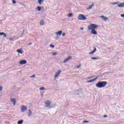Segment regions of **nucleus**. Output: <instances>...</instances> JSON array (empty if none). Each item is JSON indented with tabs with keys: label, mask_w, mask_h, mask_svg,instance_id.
Instances as JSON below:
<instances>
[{
	"label": "nucleus",
	"mask_w": 124,
	"mask_h": 124,
	"mask_svg": "<svg viewBox=\"0 0 124 124\" xmlns=\"http://www.w3.org/2000/svg\"><path fill=\"white\" fill-rule=\"evenodd\" d=\"M61 72H62V70H59L58 71V72H57V73H56L55 75V78L56 79V78H57V77L60 75V74H61Z\"/></svg>",
	"instance_id": "obj_9"
},
{
	"label": "nucleus",
	"mask_w": 124,
	"mask_h": 124,
	"mask_svg": "<svg viewBox=\"0 0 124 124\" xmlns=\"http://www.w3.org/2000/svg\"><path fill=\"white\" fill-rule=\"evenodd\" d=\"M119 3H120V2L111 3L110 4H112V5H115V4H119Z\"/></svg>",
	"instance_id": "obj_22"
},
{
	"label": "nucleus",
	"mask_w": 124,
	"mask_h": 124,
	"mask_svg": "<svg viewBox=\"0 0 124 124\" xmlns=\"http://www.w3.org/2000/svg\"><path fill=\"white\" fill-rule=\"evenodd\" d=\"M70 60H72V57L69 56L67 58H66L63 62V63H65L66 62H69Z\"/></svg>",
	"instance_id": "obj_7"
},
{
	"label": "nucleus",
	"mask_w": 124,
	"mask_h": 124,
	"mask_svg": "<svg viewBox=\"0 0 124 124\" xmlns=\"http://www.w3.org/2000/svg\"><path fill=\"white\" fill-rule=\"evenodd\" d=\"M66 34H65V33L63 32V33H62V36H65Z\"/></svg>",
	"instance_id": "obj_38"
},
{
	"label": "nucleus",
	"mask_w": 124,
	"mask_h": 124,
	"mask_svg": "<svg viewBox=\"0 0 124 124\" xmlns=\"http://www.w3.org/2000/svg\"><path fill=\"white\" fill-rule=\"evenodd\" d=\"M40 26H44V25H45V23H44V20H41L40 22Z\"/></svg>",
	"instance_id": "obj_17"
},
{
	"label": "nucleus",
	"mask_w": 124,
	"mask_h": 124,
	"mask_svg": "<svg viewBox=\"0 0 124 124\" xmlns=\"http://www.w3.org/2000/svg\"><path fill=\"white\" fill-rule=\"evenodd\" d=\"M43 1H44V0H38V3H39V4H42Z\"/></svg>",
	"instance_id": "obj_19"
},
{
	"label": "nucleus",
	"mask_w": 124,
	"mask_h": 124,
	"mask_svg": "<svg viewBox=\"0 0 124 124\" xmlns=\"http://www.w3.org/2000/svg\"><path fill=\"white\" fill-rule=\"evenodd\" d=\"M108 73H110L109 72H106L103 73V75L106 74V75H108Z\"/></svg>",
	"instance_id": "obj_33"
},
{
	"label": "nucleus",
	"mask_w": 124,
	"mask_h": 124,
	"mask_svg": "<svg viewBox=\"0 0 124 124\" xmlns=\"http://www.w3.org/2000/svg\"><path fill=\"white\" fill-rule=\"evenodd\" d=\"M30 45H31V43H30L29 44H28V46H30Z\"/></svg>",
	"instance_id": "obj_43"
},
{
	"label": "nucleus",
	"mask_w": 124,
	"mask_h": 124,
	"mask_svg": "<svg viewBox=\"0 0 124 124\" xmlns=\"http://www.w3.org/2000/svg\"><path fill=\"white\" fill-rule=\"evenodd\" d=\"M56 55H58V53L56 52H53L52 56H56Z\"/></svg>",
	"instance_id": "obj_31"
},
{
	"label": "nucleus",
	"mask_w": 124,
	"mask_h": 124,
	"mask_svg": "<svg viewBox=\"0 0 124 124\" xmlns=\"http://www.w3.org/2000/svg\"><path fill=\"white\" fill-rule=\"evenodd\" d=\"M13 4H15L16 3V0H13Z\"/></svg>",
	"instance_id": "obj_36"
},
{
	"label": "nucleus",
	"mask_w": 124,
	"mask_h": 124,
	"mask_svg": "<svg viewBox=\"0 0 124 124\" xmlns=\"http://www.w3.org/2000/svg\"><path fill=\"white\" fill-rule=\"evenodd\" d=\"M28 109V108L26 106H21V112H26Z\"/></svg>",
	"instance_id": "obj_5"
},
{
	"label": "nucleus",
	"mask_w": 124,
	"mask_h": 124,
	"mask_svg": "<svg viewBox=\"0 0 124 124\" xmlns=\"http://www.w3.org/2000/svg\"><path fill=\"white\" fill-rule=\"evenodd\" d=\"M93 51L94 53H95V52H96V48L94 47Z\"/></svg>",
	"instance_id": "obj_37"
},
{
	"label": "nucleus",
	"mask_w": 124,
	"mask_h": 124,
	"mask_svg": "<svg viewBox=\"0 0 124 124\" xmlns=\"http://www.w3.org/2000/svg\"><path fill=\"white\" fill-rule=\"evenodd\" d=\"M46 106L45 107H46L47 108H51V102L49 101H47L45 102Z\"/></svg>",
	"instance_id": "obj_4"
},
{
	"label": "nucleus",
	"mask_w": 124,
	"mask_h": 124,
	"mask_svg": "<svg viewBox=\"0 0 124 124\" xmlns=\"http://www.w3.org/2000/svg\"><path fill=\"white\" fill-rule=\"evenodd\" d=\"M11 102L13 103L14 106L16 105V100L14 98H12L11 100Z\"/></svg>",
	"instance_id": "obj_11"
},
{
	"label": "nucleus",
	"mask_w": 124,
	"mask_h": 124,
	"mask_svg": "<svg viewBox=\"0 0 124 124\" xmlns=\"http://www.w3.org/2000/svg\"><path fill=\"white\" fill-rule=\"evenodd\" d=\"M23 122H24V121L23 120H21L17 122V124H23Z\"/></svg>",
	"instance_id": "obj_21"
},
{
	"label": "nucleus",
	"mask_w": 124,
	"mask_h": 124,
	"mask_svg": "<svg viewBox=\"0 0 124 124\" xmlns=\"http://www.w3.org/2000/svg\"><path fill=\"white\" fill-rule=\"evenodd\" d=\"M107 115H104V118H107Z\"/></svg>",
	"instance_id": "obj_40"
},
{
	"label": "nucleus",
	"mask_w": 124,
	"mask_h": 124,
	"mask_svg": "<svg viewBox=\"0 0 124 124\" xmlns=\"http://www.w3.org/2000/svg\"><path fill=\"white\" fill-rule=\"evenodd\" d=\"M36 10H38V11H40L41 10V6H38L36 8Z\"/></svg>",
	"instance_id": "obj_20"
},
{
	"label": "nucleus",
	"mask_w": 124,
	"mask_h": 124,
	"mask_svg": "<svg viewBox=\"0 0 124 124\" xmlns=\"http://www.w3.org/2000/svg\"><path fill=\"white\" fill-rule=\"evenodd\" d=\"M98 77H99V76H98L96 78H93V79L87 81V83H93V82H94V81H96Z\"/></svg>",
	"instance_id": "obj_8"
},
{
	"label": "nucleus",
	"mask_w": 124,
	"mask_h": 124,
	"mask_svg": "<svg viewBox=\"0 0 124 124\" xmlns=\"http://www.w3.org/2000/svg\"><path fill=\"white\" fill-rule=\"evenodd\" d=\"M16 52H17V53H18L19 54H23V50H22V49H18L16 50Z\"/></svg>",
	"instance_id": "obj_15"
},
{
	"label": "nucleus",
	"mask_w": 124,
	"mask_h": 124,
	"mask_svg": "<svg viewBox=\"0 0 124 124\" xmlns=\"http://www.w3.org/2000/svg\"><path fill=\"white\" fill-rule=\"evenodd\" d=\"M29 113L28 114V117H31V114H32V112H31V109L29 110Z\"/></svg>",
	"instance_id": "obj_18"
},
{
	"label": "nucleus",
	"mask_w": 124,
	"mask_h": 124,
	"mask_svg": "<svg viewBox=\"0 0 124 124\" xmlns=\"http://www.w3.org/2000/svg\"><path fill=\"white\" fill-rule=\"evenodd\" d=\"M88 31H91V33L92 34H94V35H96L97 34V32L95 30L98 28V25L91 23L90 25L88 27Z\"/></svg>",
	"instance_id": "obj_1"
},
{
	"label": "nucleus",
	"mask_w": 124,
	"mask_h": 124,
	"mask_svg": "<svg viewBox=\"0 0 124 124\" xmlns=\"http://www.w3.org/2000/svg\"><path fill=\"white\" fill-rule=\"evenodd\" d=\"M94 77H95V76H93L92 77L88 78V79H92V78H94Z\"/></svg>",
	"instance_id": "obj_32"
},
{
	"label": "nucleus",
	"mask_w": 124,
	"mask_h": 124,
	"mask_svg": "<svg viewBox=\"0 0 124 124\" xmlns=\"http://www.w3.org/2000/svg\"><path fill=\"white\" fill-rule=\"evenodd\" d=\"M34 77H35V75H33L30 77V78H34Z\"/></svg>",
	"instance_id": "obj_34"
},
{
	"label": "nucleus",
	"mask_w": 124,
	"mask_h": 124,
	"mask_svg": "<svg viewBox=\"0 0 124 124\" xmlns=\"http://www.w3.org/2000/svg\"><path fill=\"white\" fill-rule=\"evenodd\" d=\"M55 33L57 35H62V31H58L56 32Z\"/></svg>",
	"instance_id": "obj_12"
},
{
	"label": "nucleus",
	"mask_w": 124,
	"mask_h": 124,
	"mask_svg": "<svg viewBox=\"0 0 124 124\" xmlns=\"http://www.w3.org/2000/svg\"><path fill=\"white\" fill-rule=\"evenodd\" d=\"M94 51L93 50L92 51H91V52L89 53V55H93L94 53Z\"/></svg>",
	"instance_id": "obj_27"
},
{
	"label": "nucleus",
	"mask_w": 124,
	"mask_h": 124,
	"mask_svg": "<svg viewBox=\"0 0 124 124\" xmlns=\"http://www.w3.org/2000/svg\"><path fill=\"white\" fill-rule=\"evenodd\" d=\"M3 34H4V32H0V36H1V35H3Z\"/></svg>",
	"instance_id": "obj_35"
},
{
	"label": "nucleus",
	"mask_w": 124,
	"mask_h": 124,
	"mask_svg": "<svg viewBox=\"0 0 124 124\" xmlns=\"http://www.w3.org/2000/svg\"><path fill=\"white\" fill-rule=\"evenodd\" d=\"M3 36L4 38H5V37L7 36V35L5 33H4V34H3Z\"/></svg>",
	"instance_id": "obj_29"
},
{
	"label": "nucleus",
	"mask_w": 124,
	"mask_h": 124,
	"mask_svg": "<svg viewBox=\"0 0 124 124\" xmlns=\"http://www.w3.org/2000/svg\"><path fill=\"white\" fill-rule=\"evenodd\" d=\"M73 16V14L72 13H69L68 15V17H72Z\"/></svg>",
	"instance_id": "obj_23"
},
{
	"label": "nucleus",
	"mask_w": 124,
	"mask_h": 124,
	"mask_svg": "<svg viewBox=\"0 0 124 124\" xmlns=\"http://www.w3.org/2000/svg\"><path fill=\"white\" fill-rule=\"evenodd\" d=\"M13 40V39L12 38H10V39H9V40H10V41H11V40Z\"/></svg>",
	"instance_id": "obj_42"
},
{
	"label": "nucleus",
	"mask_w": 124,
	"mask_h": 124,
	"mask_svg": "<svg viewBox=\"0 0 124 124\" xmlns=\"http://www.w3.org/2000/svg\"><path fill=\"white\" fill-rule=\"evenodd\" d=\"M118 7H124V2L117 5Z\"/></svg>",
	"instance_id": "obj_13"
},
{
	"label": "nucleus",
	"mask_w": 124,
	"mask_h": 124,
	"mask_svg": "<svg viewBox=\"0 0 124 124\" xmlns=\"http://www.w3.org/2000/svg\"><path fill=\"white\" fill-rule=\"evenodd\" d=\"M107 85V82L106 81H99L96 84V87L99 88V89H101L104 88Z\"/></svg>",
	"instance_id": "obj_2"
},
{
	"label": "nucleus",
	"mask_w": 124,
	"mask_h": 124,
	"mask_svg": "<svg viewBox=\"0 0 124 124\" xmlns=\"http://www.w3.org/2000/svg\"><path fill=\"white\" fill-rule=\"evenodd\" d=\"M91 60H98V58L96 57H92L91 58Z\"/></svg>",
	"instance_id": "obj_26"
},
{
	"label": "nucleus",
	"mask_w": 124,
	"mask_h": 124,
	"mask_svg": "<svg viewBox=\"0 0 124 124\" xmlns=\"http://www.w3.org/2000/svg\"><path fill=\"white\" fill-rule=\"evenodd\" d=\"M45 90V88L44 87H42L40 88V91H44Z\"/></svg>",
	"instance_id": "obj_24"
},
{
	"label": "nucleus",
	"mask_w": 124,
	"mask_h": 124,
	"mask_svg": "<svg viewBox=\"0 0 124 124\" xmlns=\"http://www.w3.org/2000/svg\"><path fill=\"white\" fill-rule=\"evenodd\" d=\"M93 4H92L91 5H90L89 6V9H92V8H93Z\"/></svg>",
	"instance_id": "obj_25"
},
{
	"label": "nucleus",
	"mask_w": 124,
	"mask_h": 124,
	"mask_svg": "<svg viewBox=\"0 0 124 124\" xmlns=\"http://www.w3.org/2000/svg\"><path fill=\"white\" fill-rule=\"evenodd\" d=\"M80 67H81V65H79V66L77 67V68H80Z\"/></svg>",
	"instance_id": "obj_41"
},
{
	"label": "nucleus",
	"mask_w": 124,
	"mask_h": 124,
	"mask_svg": "<svg viewBox=\"0 0 124 124\" xmlns=\"http://www.w3.org/2000/svg\"><path fill=\"white\" fill-rule=\"evenodd\" d=\"M70 60H72V57L69 56L67 58H66L63 62V63H65L66 62H69Z\"/></svg>",
	"instance_id": "obj_6"
},
{
	"label": "nucleus",
	"mask_w": 124,
	"mask_h": 124,
	"mask_svg": "<svg viewBox=\"0 0 124 124\" xmlns=\"http://www.w3.org/2000/svg\"><path fill=\"white\" fill-rule=\"evenodd\" d=\"M81 92L80 90H78L76 91L75 93H74V94L75 95H78L79 94V93H80Z\"/></svg>",
	"instance_id": "obj_14"
},
{
	"label": "nucleus",
	"mask_w": 124,
	"mask_h": 124,
	"mask_svg": "<svg viewBox=\"0 0 124 124\" xmlns=\"http://www.w3.org/2000/svg\"><path fill=\"white\" fill-rule=\"evenodd\" d=\"M50 47H51V48H55V46L52 44H50Z\"/></svg>",
	"instance_id": "obj_30"
},
{
	"label": "nucleus",
	"mask_w": 124,
	"mask_h": 124,
	"mask_svg": "<svg viewBox=\"0 0 124 124\" xmlns=\"http://www.w3.org/2000/svg\"><path fill=\"white\" fill-rule=\"evenodd\" d=\"M27 63V61L25 60H22L19 62L20 64H26Z\"/></svg>",
	"instance_id": "obj_10"
},
{
	"label": "nucleus",
	"mask_w": 124,
	"mask_h": 124,
	"mask_svg": "<svg viewBox=\"0 0 124 124\" xmlns=\"http://www.w3.org/2000/svg\"><path fill=\"white\" fill-rule=\"evenodd\" d=\"M80 30H81V31H83V30H84V28H80Z\"/></svg>",
	"instance_id": "obj_44"
},
{
	"label": "nucleus",
	"mask_w": 124,
	"mask_h": 124,
	"mask_svg": "<svg viewBox=\"0 0 124 124\" xmlns=\"http://www.w3.org/2000/svg\"><path fill=\"white\" fill-rule=\"evenodd\" d=\"M101 18L102 20H104V21H107V20H108V17H105L103 16H101Z\"/></svg>",
	"instance_id": "obj_16"
},
{
	"label": "nucleus",
	"mask_w": 124,
	"mask_h": 124,
	"mask_svg": "<svg viewBox=\"0 0 124 124\" xmlns=\"http://www.w3.org/2000/svg\"><path fill=\"white\" fill-rule=\"evenodd\" d=\"M78 19V20L85 21V20H87V17L83 14H80L79 15Z\"/></svg>",
	"instance_id": "obj_3"
},
{
	"label": "nucleus",
	"mask_w": 124,
	"mask_h": 124,
	"mask_svg": "<svg viewBox=\"0 0 124 124\" xmlns=\"http://www.w3.org/2000/svg\"><path fill=\"white\" fill-rule=\"evenodd\" d=\"M0 91H2V87L0 86Z\"/></svg>",
	"instance_id": "obj_39"
},
{
	"label": "nucleus",
	"mask_w": 124,
	"mask_h": 124,
	"mask_svg": "<svg viewBox=\"0 0 124 124\" xmlns=\"http://www.w3.org/2000/svg\"><path fill=\"white\" fill-rule=\"evenodd\" d=\"M89 121H87V120H85V121H83V124H87V123H89Z\"/></svg>",
	"instance_id": "obj_28"
}]
</instances>
